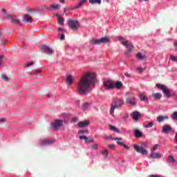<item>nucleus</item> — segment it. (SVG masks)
<instances>
[{"instance_id":"obj_29","label":"nucleus","mask_w":177,"mask_h":177,"mask_svg":"<svg viewBox=\"0 0 177 177\" xmlns=\"http://www.w3.org/2000/svg\"><path fill=\"white\" fill-rule=\"evenodd\" d=\"M109 129H111V131H113L114 132H116L117 133H120V129H118L115 126L110 125L109 126Z\"/></svg>"},{"instance_id":"obj_26","label":"nucleus","mask_w":177,"mask_h":177,"mask_svg":"<svg viewBox=\"0 0 177 177\" xmlns=\"http://www.w3.org/2000/svg\"><path fill=\"white\" fill-rule=\"evenodd\" d=\"M88 2L91 5H95L96 3L97 5H101L102 4V0H88Z\"/></svg>"},{"instance_id":"obj_17","label":"nucleus","mask_w":177,"mask_h":177,"mask_svg":"<svg viewBox=\"0 0 177 177\" xmlns=\"http://www.w3.org/2000/svg\"><path fill=\"white\" fill-rule=\"evenodd\" d=\"M24 21L26 23H32V17L28 15H26L23 18Z\"/></svg>"},{"instance_id":"obj_43","label":"nucleus","mask_w":177,"mask_h":177,"mask_svg":"<svg viewBox=\"0 0 177 177\" xmlns=\"http://www.w3.org/2000/svg\"><path fill=\"white\" fill-rule=\"evenodd\" d=\"M109 149H115V145H114V144H108L107 145Z\"/></svg>"},{"instance_id":"obj_48","label":"nucleus","mask_w":177,"mask_h":177,"mask_svg":"<svg viewBox=\"0 0 177 177\" xmlns=\"http://www.w3.org/2000/svg\"><path fill=\"white\" fill-rule=\"evenodd\" d=\"M119 41H120L121 44H122V42L125 41H127V40H125V39H124V37H119Z\"/></svg>"},{"instance_id":"obj_62","label":"nucleus","mask_w":177,"mask_h":177,"mask_svg":"<svg viewBox=\"0 0 177 177\" xmlns=\"http://www.w3.org/2000/svg\"><path fill=\"white\" fill-rule=\"evenodd\" d=\"M124 120H128V115H125V116L124 117Z\"/></svg>"},{"instance_id":"obj_41","label":"nucleus","mask_w":177,"mask_h":177,"mask_svg":"<svg viewBox=\"0 0 177 177\" xmlns=\"http://www.w3.org/2000/svg\"><path fill=\"white\" fill-rule=\"evenodd\" d=\"M91 147H92V149H93V150H97V149H98V145H97V144H94V145H93L91 146Z\"/></svg>"},{"instance_id":"obj_5","label":"nucleus","mask_w":177,"mask_h":177,"mask_svg":"<svg viewBox=\"0 0 177 177\" xmlns=\"http://www.w3.org/2000/svg\"><path fill=\"white\" fill-rule=\"evenodd\" d=\"M67 23L69 28L73 30V31H77V30H78L81 26L80 22L76 20L68 19Z\"/></svg>"},{"instance_id":"obj_54","label":"nucleus","mask_w":177,"mask_h":177,"mask_svg":"<svg viewBox=\"0 0 177 177\" xmlns=\"http://www.w3.org/2000/svg\"><path fill=\"white\" fill-rule=\"evenodd\" d=\"M3 37H5V35H3V32L0 30V38H2Z\"/></svg>"},{"instance_id":"obj_10","label":"nucleus","mask_w":177,"mask_h":177,"mask_svg":"<svg viewBox=\"0 0 177 177\" xmlns=\"http://www.w3.org/2000/svg\"><path fill=\"white\" fill-rule=\"evenodd\" d=\"M104 86L107 91H112L114 89V82L112 80H106L104 82Z\"/></svg>"},{"instance_id":"obj_16","label":"nucleus","mask_w":177,"mask_h":177,"mask_svg":"<svg viewBox=\"0 0 177 177\" xmlns=\"http://www.w3.org/2000/svg\"><path fill=\"white\" fill-rule=\"evenodd\" d=\"M53 143V140H48V139H44L43 141L41 142V146H48V145H52Z\"/></svg>"},{"instance_id":"obj_36","label":"nucleus","mask_w":177,"mask_h":177,"mask_svg":"<svg viewBox=\"0 0 177 177\" xmlns=\"http://www.w3.org/2000/svg\"><path fill=\"white\" fill-rule=\"evenodd\" d=\"M91 103L89 102H86L84 104H83V110H86L89 108Z\"/></svg>"},{"instance_id":"obj_18","label":"nucleus","mask_w":177,"mask_h":177,"mask_svg":"<svg viewBox=\"0 0 177 177\" xmlns=\"http://www.w3.org/2000/svg\"><path fill=\"white\" fill-rule=\"evenodd\" d=\"M66 82L68 85H73L74 82V77L71 75H69L66 78Z\"/></svg>"},{"instance_id":"obj_38","label":"nucleus","mask_w":177,"mask_h":177,"mask_svg":"<svg viewBox=\"0 0 177 177\" xmlns=\"http://www.w3.org/2000/svg\"><path fill=\"white\" fill-rule=\"evenodd\" d=\"M101 154H102V156H105V157H107V156H109V150L105 149V150L102 151L101 152Z\"/></svg>"},{"instance_id":"obj_35","label":"nucleus","mask_w":177,"mask_h":177,"mask_svg":"<svg viewBox=\"0 0 177 177\" xmlns=\"http://www.w3.org/2000/svg\"><path fill=\"white\" fill-rule=\"evenodd\" d=\"M154 125V122H149L148 124H145V128H151Z\"/></svg>"},{"instance_id":"obj_64","label":"nucleus","mask_w":177,"mask_h":177,"mask_svg":"<svg viewBox=\"0 0 177 177\" xmlns=\"http://www.w3.org/2000/svg\"><path fill=\"white\" fill-rule=\"evenodd\" d=\"M113 140H118V138H112Z\"/></svg>"},{"instance_id":"obj_3","label":"nucleus","mask_w":177,"mask_h":177,"mask_svg":"<svg viewBox=\"0 0 177 177\" xmlns=\"http://www.w3.org/2000/svg\"><path fill=\"white\" fill-rule=\"evenodd\" d=\"M124 104V99L118 98L115 102V104H112L110 108V115H114V111L115 109H118V107H121Z\"/></svg>"},{"instance_id":"obj_45","label":"nucleus","mask_w":177,"mask_h":177,"mask_svg":"<svg viewBox=\"0 0 177 177\" xmlns=\"http://www.w3.org/2000/svg\"><path fill=\"white\" fill-rule=\"evenodd\" d=\"M104 139L105 140H109V139H113V137H111V136H104Z\"/></svg>"},{"instance_id":"obj_7","label":"nucleus","mask_w":177,"mask_h":177,"mask_svg":"<svg viewBox=\"0 0 177 177\" xmlns=\"http://www.w3.org/2000/svg\"><path fill=\"white\" fill-rule=\"evenodd\" d=\"M64 122L62 120H55L51 123V128L53 131H59V128L63 127Z\"/></svg>"},{"instance_id":"obj_56","label":"nucleus","mask_w":177,"mask_h":177,"mask_svg":"<svg viewBox=\"0 0 177 177\" xmlns=\"http://www.w3.org/2000/svg\"><path fill=\"white\" fill-rule=\"evenodd\" d=\"M77 121H78V118H74L73 119V122H77Z\"/></svg>"},{"instance_id":"obj_15","label":"nucleus","mask_w":177,"mask_h":177,"mask_svg":"<svg viewBox=\"0 0 177 177\" xmlns=\"http://www.w3.org/2000/svg\"><path fill=\"white\" fill-rule=\"evenodd\" d=\"M131 115L134 121H138V120H139V117H140V113L138 111H134L131 113Z\"/></svg>"},{"instance_id":"obj_40","label":"nucleus","mask_w":177,"mask_h":177,"mask_svg":"<svg viewBox=\"0 0 177 177\" xmlns=\"http://www.w3.org/2000/svg\"><path fill=\"white\" fill-rule=\"evenodd\" d=\"M169 97H175L176 99H177V93L175 92L172 94H170V96Z\"/></svg>"},{"instance_id":"obj_50","label":"nucleus","mask_w":177,"mask_h":177,"mask_svg":"<svg viewBox=\"0 0 177 177\" xmlns=\"http://www.w3.org/2000/svg\"><path fill=\"white\" fill-rule=\"evenodd\" d=\"M2 62H3V56L0 55V66H1Z\"/></svg>"},{"instance_id":"obj_13","label":"nucleus","mask_w":177,"mask_h":177,"mask_svg":"<svg viewBox=\"0 0 177 177\" xmlns=\"http://www.w3.org/2000/svg\"><path fill=\"white\" fill-rule=\"evenodd\" d=\"M171 131H172V127L168 124H165L162 129V132H163V133H169Z\"/></svg>"},{"instance_id":"obj_21","label":"nucleus","mask_w":177,"mask_h":177,"mask_svg":"<svg viewBox=\"0 0 177 177\" xmlns=\"http://www.w3.org/2000/svg\"><path fill=\"white\" fill-rule=\"evenodd\" d=\"M124 86V84L121 81H118L115 83L114 82V89L116 88L117 89H121Z\"/></svg>"},{"instance_id":"obj_33","label":"nucleus","mask_w":177,"mask_h":177,"mask_svg":"<svg viewBox=\"0 0 177 177\" xmlns=\"http://www.w3.org/2000/svg\"><path fill=\"white\" fill-rule=\"evenodd\" d=\"M79 139H80V140H84L86 143H87L88 142V136H80L79 137Z\"/></svg>"},{"instance_id":"obj_42","label":"nucleus","mask_w":177,"mask_h":177,"mask_svg":"<svg viewBox=\"0 0 177 177\" xmlns=\"http://www.w3.org/2000/svg\"><path fill=\"white\" fill-rule=\"evenodd\" d=\"M170 59L171 60H172L173 62H177V57L174 56V55H171L170 56Z\"/></svg>"},{"instance_id":"obj_9","label":"nucleus","mask_w":177,"mask_h":177,"mask_svg":"<svg viewBox=\"0 0 177 177\" xmlns=\"http://www.w3.org/2000/svg\"><path fill=\"white\" fill-rule=\"evenodd\" d=\"M156 86L159 89L162 90V91L167 96V97H169V96H171V91H169V88L165 86V85L157 84Z\"/></svg>"},{"instance_id":"obj_2","label":"nucleus","mask_w":177,"mask_h":177,"mask_svg":"<svg viewBox=\"0 0 177 177\" xmlns=\"http://www.w3.org/2000/svg\"><path fill=\"white\" fill-rule=\"evenodd\" d=\"M141 147L139 146L138 144L133 145V149L136 150L137 153H139L140 154H142V156H147L148 154V151L146 149L148 147V145L147 142H145L144 141H142L140 142Z\"/></svg>"},{"instance_id":"obj_23","label":"nucleus","mask_w":177,"mask_h":177,"mask_svg":"<svg viewBox=\"0 0 177 177\" xmlns=\"http://www.w3.org/2000/svg\"><path fill=\"white\" fill-rule=\"evenodd\" d=\"M139 97L141 100V102H149V98H147V97L145 96V94L143 93H141L139 95Z\"/></svg>"},{"instance_id":"obj_53","label":"nucleus","mask_w":177,"mask_h":177,"mask_svg":"<svg viewBox=\"0 0 177 177\" xmlns=\"http://www.w3.org/2000/svg\"><path fill=\"white\" fill-rule=\"evenodd\" d=\"M125 77H127V78H129L131 77V74L128 73H124Z\"/></svg>"},{"instance_id":"obj_25","label":"nucleus","mask_w":177,"mask_h":177,"mask_svg":"<svg viewBox=\"0 0 177 177\" xmlns=\"http://www.w3.org/2000/svg\"><path fill=\"white\" fill-rule=\"evenodd\" d=\"M134 132L136 138H142V136H143V133H142L139 129H136Z\"/></svg>"},{"instance_id":"obj_20","label":"nucleus","mask_w":177,"mask_h":177,"mask_svg":"<svg viewBox=\"0 0 177 177\" xmlns=\"http://www.w3.org/2000/svg\"><path fill=\"white\" fill-rule=\"evenodd\" d=\"M60 8V4H51L49 6V10H57Z\"/></svg>"},{"instance_id":"obj_14","label":"nucleus","mask_w":177,"mask_h":177,"mask_svg":"<svg viewBox=\"0 0 177 177\" xmlns=\"http://www.w3.org/2000/svg\"><path fill=\"white\" fill-rule=\"evenodd\" d=\"M158 122H164V121H165V120H169V117H168V115H159L157 118H156Z\"/></svg>"},{"instance_id":"obj_1","label":"nucleus","mask_w":177,"mask_h":177,"mask_svg":"<svg viewBox=\"0 0 177 177\" xmlns=\"http://www.w3.org/2000/svg\"><path fill=\"white\" fill-rule=\"evenodd\" d=\"M95 86L96 75L92 72H87L80 78L77 84V91L80 95H88Z\"/></svg>"},{"instance_id":"obj_51","label":"nucleus","mask_w":177,"mask_h":177,"mask_svg":"<svg viewBox=\"0 0 177 177\" xmlns=\"http://www.w3.org/2000/svg\"><path fill=\"white\" fill-rule=\"evenodd\" d=\"M61 41H64L66 39V37L64 36V34H62L60 37Z\"/></svg>"},{"instance_id":"obj_37","label":"nucleus","mask_w":177,"mask_h":177,"mask_svg":"<svg viewBox=\"0 0 177 177\" xmlns=\"http://www.w3.org/2000/svg\"><path fill=\"white\" fill-rule=\"evenodd\" d=\"M172 120H175L177 121V111H174L173 114L171 115Z\"/></svg>"},{"instance_id":"obj_47","label":"nucleus","mask_w":177,"mask_h":177,"mask_svg":"<svg viewBox=\"0 0 177 177\" xmlns=\"http://www.w3.org/2000/svg\"><path fill=\"white\" fill-rule=\"evenodd\" d=\"M137 70L140 71V74H142V73H143V70H145V69L143 68H137Z\"/></svg>"},{"instance_id":"obj_39","label":"nucleus","mask_w":177,"mask_h":177,"mask_svg":"<svg viewBox=\"0 0 177 177\" xmlns=\"http://www.w3.org/2000/svg\"><path fill=\"white\" fill-rule=\"evenodd\" d=\"M31 66H34V62L32 61H30V62H28L25 65V67L28 68V67H31Z\"/></svg>"},{"instance_id":"obj_4","label":"nucleus","mask_w":177,"mask_h":177,"mask_svg":"<svg viewBox=\"0 0 177 177\" xmlns=\"http://www.w3.org/2000/svg\"><path fill=\"white\" fill-rule=\"evenodd\" d=\"M126 104L130 106H136V98L129 93H126L125 95Z\"/></svg>"},{"instance_id":"obj_52","label":"nucleus","mask_w":177,"mask_h":177,"mask_svg":"<svg viewBox=\"0 0 177 177\" xmlns=\"http://www.w3.org/2000/svg\"><path fill=\"white\" fill-rule=\"evenodd\" d=\"M5 121H6V119L2 118L0 119V124H3V122H5Z\"/></svg>"},{"instance_id":"obj_63","label":"nucleus","mask_w":177,"mask_h":177,"mask_svg":"<svg viewBox=\"0 0 177 177\" xmlns=\"http://www.w3.org/2000/svg\"><path fill=\"white\" fill-rule=\"evenodd\" d=\"M59 2H61V3H64V2H66V0H59Z\"/></svg>"},{"instance_id":"obj_27","label":"nucleus","mask_w":177,"mask_h":177,"mask_svg":"<svg viewBox=\"0 0 177 177\" xmlns=\"http://www.w3.org/2000/svg\"><path fill=\"white\" fill-rule=\"evenodd\" d=\"M136 56H137V59H138V60H146V59H147L146 55H142V53H138Z\"/></svg>"},{"instance_id":"obj_28","label":"nucleus","mask_w":177,"mask_h":177,"mask_svg":"<svg viewBox=\"0 0 177 177\" xmlns=\"http://www.w3.org/2000/svg\"><path fill=\"white\" fill-rule=\"evenodd\" d=\"M88 0H81L77 6H76L74 9H78L80 8H82V6H84V2H87Z\"/></svg>"},{"instance_id":"obj_49","label":"nucleus","mask_w":177,"mask_h":177,"mask_svg":"<svg viewBox=\"0 0 177 177\" xmlns=\"http://www.w3.org/2000/svg\"><path fill=\"white\" fill-rule=\"evenodd\" d=\"M95 142V140L93 138H91L90 140H88L87 143H93Z\"/></svg>"},{"instance_id":"obj_46","label":"nucleus","mask_w":177,"mask_h":177,"mask_svg":"<svg viewBox=\"0 0 177 177\" xmlns=\"http://www.w3.org/2000/svg\"><path fill=\"white\" fill-rule=\"evenodd\" d=\"M1 78H2V80H3L4 81H8V80H9V77H8V76H6V75H2V76H1Z\"/></svg>"},{"instance_id":"obj_60","label":"nucleus","mask_w":177,"mask_h":177,"mask_svg":"<svg viewBox=\"0 0 177 177\" xmlns=\"http://www.w3.org/2000/svg\"><path fill=\"white\" fill-rule=\"evenodd\" d=\"M150 176H151V177H160V176H158V175H153V174L151 175Z\"/></svg>"},{"instance_id":"obj_34","label":"nucleus","mask_w":177,"mask_h":177,"mask_svg":"<svg viewBox=\"0 0 177 177\" xmlns=\"http://www.w3.org/2000/svg\"><path fill=\"white\" fill-rule=\"evenodd\" d=\"M158 149V145L155 144L153 147L151 149V153H154L156 150Z\"/></svg>"},{"instance_id":"obj_59","label":"nucleus","mask_w":177,"mask_h":177,"mask_svg":"<svg viewBox=\"0 0 177 177\" xmlns=\"http://www.w3.org/2000/svg\"><path fill=\"white\" fill-rule=\"evenodd\" d=\"M58 30L63 32L64 29H63V28H58Z\"/></svg>"},{"instance_id":"obj_6","label":"nucleus","mask_w":177,"mask_h":177,"mask_svg":"<svg viewBox=\"0 0 177 177\" xmlns=\"http://www.w3.org/2000/svg\"><path fill=\"white\" fill-rule=\"evenodd\" d=\"M108 42H110V38L107 37H102L99 39L91 40V44H93V45H100L102 44H108Z\"/></svg>"},{"instance_id":"obj_61","label":"nucleus","mask_w":177,"mask_h":177,"mask_svg":"<svg viewBox=\"0 0 177 177\" xmlns=\"http://www.w3.org/2000/svg\"><path fill=\"white\" fill-rule=\"evenodd\" d=\"M175 49L177 50V41L174 44Z\"/></svg>"},{"instance_id":"obj_24","label":"nucleus","mask_w":177,"mask_h":177,"mask_svg":"<svg viewBox=\"0 0 177 177\" xmlns=\"http://www.w3.org/2000/svg\"><path fill=\"white\" fill-rule=\"evenodd\" d=\"M151 158L156 159V158H160L161 157V154L156 152H151Z\"/></svg>"},{"instance_id":"obj_55","label":"nucleus","mask_w":177,"mask_h":177,"mask_svg":"<svg viewBox=\"0 0 177 177\" xmlns=\"http://www.w3.org/2000/svg\"><path fill=\"white\" fill-rule=\"evenodd\" d=\"M37 73H41V70H37L36 71H35L34 73H33V75H37Z\"/></svg>"},{"instance_id":"obj_8","label":"nucleus","mask_w":177,"mask_h":177,"mask_svg":"<svg viewBox=\"0 0 177 177\" xmlns=\"http://www.w3.org/2000/svg\"><path fill=\"white\" fill-rule=\"evenodd\" d=\"M122 45L126 46L127 48V50L124 53V56H129V54L132 52L133 50V45L132 44L129 43L128 41H122Z\"/></svg>"},{"instance_id":"obj_31","label":"nucleus","mask_w":177,"mask_h":177,"mask_svg":"<svg viewBox=\"0 0 177 177\" xmlns=\"http://www.w3.org/2000/svg\"><path fill=\"white\" fill-rule=\"evenodd\" d=\"M117 143H118V145H120V146H123V147H124V149L129 150V147L128 145L124 144V142L118 141Z\"/></svg>"},{"instance_id":"obj_22","label":"nucleus","mask_w":177,"mask_h":177,"mask_svg":"<svg viewBox=\"0 0 177 177\" xmlns=\"http://www.w3.org/2000/svg\"><path fill=\"white\" fill-rule=\"evenodd\" d=\"M152 97H153V99H156V100H160V99L162 97V95L160 93H153Z\"/></svg>"},{"instance_id":"obj_57","label":"nucleus","mask_w":177,"mask_h":177,"mask_svg":"<svg viewBox=\"0 0 177 177\" xmlns=\"http://www.w3.org/2000/svg\"><path fill=\"white\" fill-rule=\"evenodd\" d=\"M1 12H3V15H6V9H2Z\"/></svg>"},{"instance_id":"obj_30","label":"nucleus","mask_w":177,"mask_h":177,"mask_svg":"<svg viewBox=\"0 0 177 177\" xmlns=\"http://www.w3.org/2000/svg\"><path fill=\"white\" fill-rule=\"evenodd\" d=\"M167 162H176V160L172 156H169Z\"/></svg>"},{"instance_id":"obj_44","label":"nucleus","mask_w":177,"mask_h":177,"mask_svg":"<svg viewBox=\"0 0 177 177\" xmlns=\"http://www.w3.org/2000/svg\"><path fill=\"white\" fill-rule=\"evenodd\" d=\"M79 134H84V133H88V130H81L80 131H78Z\"/></svg>"},{"instance_id":"obj_58","label":"nucleus","mask_w":177,"mask_h":177,"mask_svg":"<svg viewBox=\"0 0 177 177\" xmlns=\"http://www.w3.org/2000/svg\"><path fill=\"white\" fill-rule=\"evenodd\" d=\"M47 97H52L53 96V95L50 94V93H48L46 95Z\"/></svg>"},{"instance_id":"obj_11","label":"nucleus","mask_w":177,"mask_h":177,"mask_svg":"<svg viewBox=\"0 0 177 177\" xmlns=\"http://www.w3.org/2000/svg\"><path fill=\"white\" fill-rule=\"evenodd\" d=\"M40 49H41L44 53H46V55H52L53 53V50L48 46L41 45Z\"/></svg>"},{"instance_id":"obj_19","label":"nucleus","mask_w":177,"mask_h":177,"mask_svg":"<svg viewBox=\"0 0 177 177\" xmlns=\"http://www.w3.org/2000/svg\"><path fill=\"white\" fill-rule=\"evenodd\" d=\"M91 122L88 120L84 122H80L78 123L80 128H85V127H88Z\"/></svg>"},{"instance_id":"obj_32","label":"nucleus","mask_w":177,"mask_h":177,"mask_svg":"<svg viewBox=\"0 0 177 177\" xmlns=\"http://www.w3.org/2000/svg\"><path fill=\"white\" fill-rule=\"evenodd\" d=\"M58 23L60 24V26H64V18L59 17L58 18Z\"/></svg>"},{"instance_id":"obj_12","label":"nucleus","mask_w":177,"mask_h":177,"mask_svg":"<svg viewBox=\"0 0 177 177\" xmlns=\"http://www.w3.org/2000/svg\"><path fill=\"white\" fill-rule=\"evenodd\" d=\"M8 18L10 19L11 23H14V24H18L19 26L21 25L20 21H19V19H17L14 15H10L8 16Z\"/></svg>"}]
</instances>
